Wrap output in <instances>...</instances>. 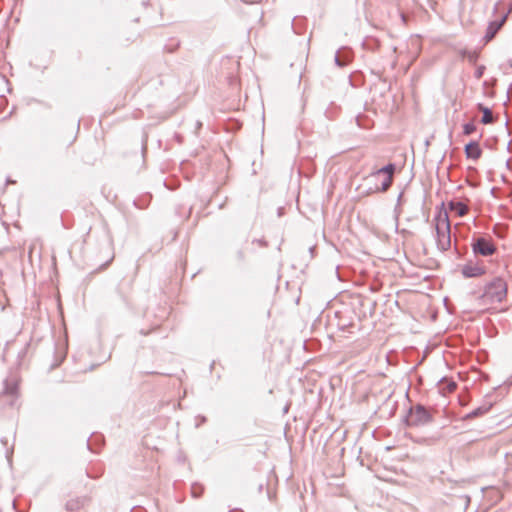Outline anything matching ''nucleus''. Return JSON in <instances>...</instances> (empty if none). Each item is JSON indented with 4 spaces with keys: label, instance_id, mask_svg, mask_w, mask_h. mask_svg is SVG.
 <instances>
[{
    "label": "nucleus",
    "instance_id": "f257e3e1",
    "mask_svg": "<svg viewBox=\"0 0 512 512\" xmlns=\"http://www.w3.org/2000/svg\"><path fill=\"white\" fill-rule=\"evenodd\" d=\"M437 245L441 251L451 248V225L449 214L446 210L440 211L435 218Z\"/></svg>",
    "mask_w": 512,
    "mask_h": 512
},
{
    "label": "nucleus",
    "instance_id": "f03ea898",
    "mask_svg": "<svg viewBox=\"0 0 512 512\" xmlns=\"http://www.w3.org/2000/svg\"><path fill=\"white\" fill-rule=\"evenodd\" d=\"M394 172L395 165L388 164L387 166L372 173L371 176L379 182V184L376 185L375 190L380 192L387 191L392 185Z\"/></svg>",
    "mask_w": 512,
    "mask_h": 512
},
{
    "label": "nucleus",
    "instance_id": "7ed1b4c3",
    "mask_svg": "<svg viewBox=\"0 0 512 512\" xmlns=\"http://www.w3.org/2000/svg\"><path fill=\"white\" fill-rule=\"evenodd\" d=\"M506 293H507L506 283L502 279L498 278V279H495L494 281H492L488 285L486 292H485V296L490 301L501 302L505 298Z\"/></svg>",
    "mask_w": 512,
    "mask_h": 512
},
{
    "label": "nucleus",
    "instance_id": "20e7f679",
    "mask_svg": "<svg viewBox=\"0 0 512 512\" xmlns=\"http://www.w3.org/2000/svg\"><path fill=\"white\" fill-rule=\"evenodd\" d=\"M461 273L464 277H480L486 273V267L480 262H467L461 267Z\"/></svg>",
    "mask_w": 512,
    "mask_h": 512
},
{
    "label": "nucleus",
    "instance_id": "39448f33",
    "mask_svg": "<svg viewBox=\"0 0 512 512\" xmlns=\"http://www.w3.org/2000/svg\"><path fill=\"white\" fill-rule=\"evenodd\" d=\"M473 251L474 253L482 256H490L495 253L496 247L492 241L485 238H479L473 243Z\"/></svg>",
    "mask_w": 512,
    "mask_h": 512
},
{
    "label": "nucleus",
    "instance_id": "423d86ee",
    "mask_svg": "<svg viewBox=\"0 0 512 512\" xmlns=\"http://www.w3.org/2000/svg\"><path fill=\"white\" fill-rule=\"evenodd\" d=\"M505 21H506V18L504 17L500 21H493L489 24V26L487 27L486 35H485L486 42L491 41L495 37L497 32L501 29V27L505 23Z\"/></svg>",
    "mask_w": 512,
    "mask_h": 512
},
{
    "label": "nucleus",
    "instance_id": "0eeeda50",
    "mask_svg": "<svg viewBox=\"0 0 512 512\" xmlns=\"http://www.w3.org/2000/svg\"><path fill=\"white\" fill-rule=\"evenodd\" d=\"M448 209L450 212L454 213V215L458 217L465 216L469 211V208L466 204L456 201L449 202Z\"/></svg>",
    "mask_w": 512,
    "mask_h": 512
},
{
    "label": "nucleus",
    "instance_id": "6e6552de",
    "mask_svg": "<svg viewBox=\"0 0 512 512\" xmlns=\"http://www.w3.org/2000/svg\"><path fill=\"white\" fill-rule=\"evenodd\" d=\"M468 157L478 159L481 156V149L477 143H469L465 147Z\"/></svg>",
    "mask_w": 512,
    "mask_h": 512
},
{
    "label": "nucleus",
    "instance_id": "1a4fd4ad",
    "mask_svg": "<svg viewBox=\"0 0 512 512\" xmlns=\"http://www.w3.org/2000/svg\"><path fill=\"white\" fill-rule=\"evenodd\" d=\"M19 384L17 381L6 382L3 395L16 396L18 393Z\"/></svg>",
    "mask_w": 512,
    "mask_h": 512
},
{
    "label": "nucleus",
    "instance_id": "9d476101",
    "mask_svg": "<svg viewBox=\"0 0 512 512\" xmlns=\"http://www.w3.org/2000/svg\"><path fill=\"white\" fill-rule=\"evenodd\" d=\"M479 110L483 113V117L481 119V122L483 124H490L494 121V118H493V115H492V112L489 108L483 106V105H479Z\"/></svg>",
    "mask_w": 512,
    "mask_h": 512
},
{
    "label": "nucleus",
    "instance_id": "9b49d317",
    "mask_svg": "<svg viewBox=\"0 0 512 512\" xmlns=\"http://www.w3.org/2000/svg\"><path fill=\"white\" fill-rule=\"evenodd\" d=\"M413 415L417 417L419 423H427L430 420L428 412L421 407L416 408Z\"/></svg>",
    "mask_w": 512,
    "mask_h": 512
},
{
    "label": "nucleus",
    "instance_id": "f8f14e48",
    "mask_svg": "<svg viewBox=\"0 0 512 512\" xmlns=\"http://www.w3.org/2000/svg\"><path fill=\"white\" fill-rule=\"evenodd\" d=\"M489 409H490V407H479V408L475 409L474 411H472L471 413L467 414L465 418L472 419V418L484 415L485 413H487L489 411Z\"/></svg>",
    "mask_w": 512,
    "mask_h": 512
},
{
    "label": "nucleus",
    "instance_id": "ddd939ff",
    "mask_svg": "<svg viewBox=\"0 0 512 512\" xmlns=\"http://www.w3.org/2000/svg\"><path fill=\"white\" fill-rule=\"evenodd\" d=\"M475 131V126L473 124L464 125V133L466 135H470Z\"/></svg>",
    "mask_w": 512,
    "mask_h": 512
},
{
    "label": "nucleus",
    "instance_id": "4468645a",
    "mask_svg": "<svg viewBox=\"0 0 512 512\" xmlns=\"http://www.w3.org/2000/svg\"><path fill=\"white\" fill-rule=\"evenodd\" d=\"M455 388H456V385L454 383L449 385V390L450 391H453Z\"/></svg>",
    "mask_w": 512,
    "mask_h": 512
}]
</instances>
